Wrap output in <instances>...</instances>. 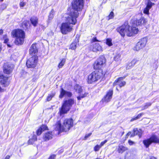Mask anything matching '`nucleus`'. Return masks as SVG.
I'll return each mask as SVG.
<instances>
[{"label": "nucleus", "instance_id": "obj_1", "mask_svg": "<svg viewBox=\"0 0 159 159\" xmlns=\"http://www.w3.org/2000/svg\"><path fill=\"white\" fill-rule=\"evenodd\" d=\"M146 21V20L143 17H141L139 19H136L135 20H132L131 23L133 27H130L128 22H125L117 29V30L122 37H124L125 35L130 37L137 34L139 31V30L135 27V26L142 25Z\"/></svg>", "mask_w": 159, "mask_h": 159}, {"label": "nucleus", "instance_id": "obj_2", "mask_svg": "<svg viewBox=\"0 0 159 159\" xmlns=\"http://www.w3.org/2000/svg\"><path fill=\"white\" fill-rule=\"evenodd\" d=\"M73 125V121L71 119H66L64 120L61 125L59 121L56 125L55 129L60 132H66Z\"/></svg>", "mask_w": 159, "mask_h": 159}, {"label": "nucleus", "instance_id": "obj_3", "mask_svg": "<svg viewBox=\"0 0 159 159\" xmlns=\"http://www.w3.org/2000/svg\"><path fill=\"white\" fill-rule=\"evenodd\" d=\"M13 37L15 38V43L16 45H21L24 42L25 34L24 31L20 29L13 30L11 32Z\"/></svg>", "mask_w": 159, "mask_h": 159}, {"label": "nucleus", "instance_id": "obj_4", "mask_svg": "<svg viewBox=\"0 0 159 159\" xmlns=\"http://www.w3.org/2000/svg\"><path fill=\"white\" fill-rule=\"evenodd\" d=\"M74 103L73 99H70L66 100L61 108L59 109V113L60 116L66 113L70 110V107Z\"/></svg>", "mask_w": 159, "mask_h": 159}, {"label": "nucleus", "instance_id": "obj_5", "mask_svg": "<svg viewBox=\"0 0 159 159\" xmlns=\"http://www.w3.org/2000/svg\"><path fill=\"white\" fill-rule=\"evenodd\" d=\"M78 14L77 11L72 10L69 16L66 17V22L70 25H75L77 22L76 18L78 17Z\"/></svg>", "mask_w": 159, "mask_h": 159}, {"label": "nucleus", "instance_id": "obj_6", "mask_svg": "<svg viewBox=\"0 0 159 159\" xmlns=\"http://www.w3.org/2000/svg\"><path fill=\"white\" fill-rule=\"evenodd\" d=\"M106 59L103 56H101L95 61L93 64L94 69H99L102 68L106 62Z\"/></svg>", "mask_w": 159, "mask_h": 159}, {"label": "nucleus", "instance_id": "obj_7", "mask_svg": "<svg viewBox=\"0 0 159 159\" xmlns=\"http://www.w3.org/2000/svg\"><path fill=\"white\" fill-rule=\"evenodd\" d=\"M152 143L159 144V138L155 135H152L150 137L143 141V143L146 148H148Z\"/></svg>", "mask_w": 159, "mask_h": 159}, {"label": "nucleus", "instance_id": "obj_8", "mask_svg": "<svg viewBox=\"0 0 159 159\" xmlns=\"http://www.w3.org/2000/svg\"><path fill=\"white\" fill-rule=\"evenodd\" d=\"M101 76V74L98 71H95L92 72L88 77V82L89 84L97 81Z\"/></svg>", "mask_w": 159, "mask_h": 159}, {"label": "nucleus", "instance_id": "obj_9", "mask_svg": "<svg viewBox=\"0 0 159 159\" xmlns=\"http://www.w3.org/2000/svg\"><path fill=\"white\" fill-rule=\"evenodd\" d=\"M72 30V26L70 24L66 22L61 24L60 27V30L63 34H66L67 33L71 31Z\"/></svg>", "mask_w": 159, "mask_h": 159}, {"label": "nucleus", "instance_id": "obj_10", "mask_svg": "<svg viewBox=\"0 0 159 159\" xmlns=\"http://www.w3.org/2000/svg\"><path fill=\"white\" fill-rule=\"evenodd\" d=\"M38 59L37 56L34 55L30 58L27 61L26 65L28 68H34L35 67Z\"/></svg>", "mask_w": 159, "mask_h": 159}, {"label": "nucleus", "instance_id": "obj_11", "mask_svg": "<svg viewBox=\"0 0 159 159\" xmlns=\"http://www.w3.org/2000/svg\"><path fill=\"white\" fill-rule=\"evenodd\" d=\"M83 0H74L72 7L75 11H80L82 10L84 6Z\"/></svg>", "mask_w": 159, "mask_h": 159}, {"label": "nucleus", "instance_id": "obj_12", "mask_svg": "<svg viewBox=\"0 0 159 159\" xmlns=\"http://www.w3.org/2000/svg\"><path fill=\"white\" fill-rule=\"evenodd\" d=\"M76 91L80 94L79 96L77 97L78 100H80L81 98H83L87 96L88 93L83 91L82 87L78 84H76L74 87Z\"/></svg>", "mask_w": 159, "mask_h": 159}, {"label": "nucleus", "instance_id": "obj_13", "mask_svg": "<svg viewBox=\"0 0 159 159\" xmlns=\"http://www.w3.org/2000/svg\"><path fill=\"white\" fill-rule=\"evenodd\" d=\"M14 68V65L9 63H5L3 66V70L4 73L9 74L11 73Z\"/></svg>", "mask_w": 159, "mask_h": 159}, {"label": "nucleus", "instance_id": "obj_14", "mask_svg": "<svg viewBox=\"0 0 159 159\" xmlns=\"http://www.w3.org/2000/svg\"><path fill=\"white\" fill-rule=\"evenodd\" d=\"M125 77H120L116 80L113 83V85H118L120 88L124 86L126 84V82L123 80Z\"/></svg>", "mask_w": 159, "mask_h": 159}, {"label": "nucleus", "instance_id": "obj_15", "mask_svg": "<svg viewBox=\"0 0 159 159\" xmlns=\"http://www.w3.org/2000/svg\"><path fill=\"white\" fill-rule=\"evenodd\" d=\"M145 2L147 6L144 9L143 12L144 13L148 15L149 14V10L154 4L150 2V0H146Z\"/></svg>", "mask_w": 159, "mask_h": 159}, {"label": "nucleus", "instance_id": "obj_16", "mask_svg": "<svg viewBox=\"0 0 159 159\" xmlns=\"http://www.w3.org/2000/svg\"><path fill=\"white\" fill-rule=\"evenodd\" d=\"M90 49L94 52L101 51L102 50V48L98 43L92 44L90 47Z\"/></svg>", "mask_w": 159, "mask_h": 159}, {"label": "nucleus", "instance_id": "obj_17", "mask_svg": "<svg viewBox=\"0 0 159 159\" xmlns=\"http://www.w3.org/2000/svg\"><path fill=\"white\" fill-rule=\"evenodd\" d=\"M142 131L141 129L139 130H138L137 128H135L134 129V134H131V133L130 132H129L127 134L126 136H128L129 135H130V137H133L135 135H138L139 138H140L142 135Z\"/></svg>", "mask_w": 159, "mask_h": 159}, {"label": "nucleus", "instance_id": "obj_18", "mask_svg": "<svg viewBox=\"0 0 159 159\" xmlns=\"http://www.w3.org/2000/svg\"><path fill=\"white\" fill-rule=\"evenodd\" d=\"M113 91L112 89H110L107 92L106 96L102 99L103 102H109L112 98Z\"/></svg>", "mask_w": 159, "mask_h": 159}, {"label": "nucleus", "instance_id": "obj_19", "mask_svg": "<svg viewBox=\"0 0 159 159\" xmlns=\"http://www.w3.org/2000/svg\"><path fill=\"white\" fill-rule=\"evenodd\" d=\"M72 96V93L70 92L66 91L65 90L63 89L62 88L61 89L60 94L59 96V97L60 98H62L63 96L66 97H70Z\"/></svg>", "mask_w": 159, "mask_h": 159}, {"label": "nucleus", "instance_id": "obj_20", "mask_svg": "<svg viewBox=\"0 0 159 159\" xmlns=\"http://www.w3.org/2000/svg\"><path fill=\"white\" fill-rule=\"evenodd\" d=\"M38 52V49L37 48L36 44H32L30 48L29 49V52L30 54H34Z\"/></svg>", "mask_w": 159, "mask_h": 159}, {"label": "nucleus", "instance_id": "obj_21", "mask_svg": "<svg viewBox=\"0 0 159 159\" xmlns=\"http://www.w3.org/2000/svg\"><path fill=\"white\" fill-rule=\"evenodd\" d=\"M47 126L45 125H41L38 129L36 131V134L37 135H40L42 132L45 130H48Z\"/></svg>", "mask_w": 159, "mask_h": 159}, {"label": "nucleus", "instance_id": "obj_22", "mask_svg": "<svg viewBox=\"0 0 159 159\" xmlns=\"http://www.w3.org/2000/svg\"><path fill=\"white\" fill-rule=\"evenodd\" d=\"M138 60L136 59H133L130 62H129L126 66L127 69H129L132 67L137 62Z\"/></svg>", "mask_w": 159, "mask_h": 159}, {"label": "nucleus", "instance_id": "obj_23", "mask_svg": "<svg viewBox=\"0 0 159 159\" xmlns=\"http://www.w3.org/2000/svg\"><path fill=\"white\" fill-rule=\"evenodd\" d=\"M52 138V134L51 132H48L44 134L43 139L45 141H47L51 139Z\"/></svg>", "mask_w": 159, "mask_h": 159}, {"label": "nucleus", "instance_id": "obj_24", "mask_svg": "<svg viewBox=\"0 0 159 159\" xmlns=\"http://www.w3.org/2000/svg\"><path fill=\"white\" fill-rule=\"evenodd\" d=\"M0 82L5 87L7 86L9 83V82L7 81V78L4 76L3 78L1 80Z\"/></svg>", "mask_w": 159, "mask_h": 159}, {"label": "nucleus", "instance_id": "obj_25", "mask_svg": "<svg viewBox=\"0 0 159 159\" xmlns=\"http://www.w3.org/2000/svg\"><path fill=\"white\" fill-rule=\"evenodd\" d=\"M30 20L32 24L34 26H36L38 23V19L36 17H32L30 19Z\"/></svg>", "mask_w": 159, "mask_h": 159}, {"label": "nucleus", "instance_id": "obj_26", "mask_svg": "<svg viewBox=\"0 0 159 159\" xmlns=\"http://www.w3.org/2000/svg\"><path fill=\"white\" fill-rule=\"evenodd\" d=\"M127 149L126 147L122 145H120L119 146L118 148V151L119 153H122L124 152L127 150Z\"/></svg>", "mask_w": 159, "mask_h": 159}, {"label": "nucleus", "instance_id": "obj_27", "mask_svg": "<svg viewBox=\"0 0 159 159\" xmlns=\"http://www.w3.org/2000/svg\"><path fill=\"white\" fill-rule=\"evenodd\" d=\"M30 25V22L29 21H24L22 25V26L25 29H27Z\"/></svg>", "mask_w": 159, "mask_h": 159}, {"label": "nucleus", "instance_id": "obj_28", "mask_svg": "<svg viewBox=\"0 0 159 159\" xmlns=\"http://www.w3.org/2000/svg\"><path fill=\"white\" fill-rule=\"evenodd\" d=\"M37 140V137L36 136L34 135L33 136L32 138L30 139L28 141V143L29 144H32L34 142Z\"/></svg>", "mask_w": 159, "mask_h": 159}, {"label": "nucleus", "instance_id": "obj_29", "mask_svg": "<svg viewBox=\"0 0 159 159\" xmlns=\"http://www.w3.org/2000/svg\"><path fill=\"white\" fill-rule=\"evenodd\" d=\"M78 42L79 41L78 40L76 41L73 42L70 45V48L73 50L75 49Z\"/></svg>", "mask_w": 159, "mask_h": 159}, {"label": "nucleus", "instance_id": "obj_30", "mask_svg": "<svg viewBox=\"0 0 159 159\" xmlns=\"http://www.w3.org/2000/svg\"><path fill=\"white\" fill-rule=\"evenodd\" d=\"M147 42V39L146 38H144L141 39V40L139 42L142 46L144 47Z\"/></svg>", "mask_w": 159, "mask_h": 159}, {"label": "nucleus", "instance_id": "obj_31", "mask_svg": "<svg viewBox=\"0 0 159 159\" xmlns=\"http://www.w3.org/2000/svg\"><path fill=\"white\" fill-rule=\"evenodd\" d=\"M120 54L119 53H116V54L114 57V59L115 61H120L121 60Z\"/></svg>", "mask_w": 159, "mask_h": 159}, {"label": "nucleus", "instance_id": "obj_32", "mask_svg": "<svg viewBox=\"0 0 159 159\" xmlns=\"http://www.w3.org/2000/svg\"><path fill=\"white\" fill-rule=\"evenodd\" d=\"M144 47L143 46H142V45L139 43L138 42L136 46L134 47V49L138 51L143 48Z\"/></svg>", "mask_w": 159, "mask_h": 159}, {"label": "nucleus", "instance_id": "obj_33", "mask_svg": "<svg viewBox=\"0 0 159 159\" xmlns=\"http://www.w3.org/2000/svg\"><path fill=\"white\" fill-rule=\"evenodd\" d=\"M152 104V103L150 102H147L142 107V110H144L146 109L148 107L150 106Z\"/></svg>", "mask_w": 159, "mask_h": 159}, {"label": "nucleus", "instance_id": "obj_34", "mask_svg": "<svg viewBox=\"0 0 159 159\" xmlns=\"http://www.w3.org/2000/svg\"><path fill=\"white\" fill-rule=\"evenodd\" d=\"M106 44L109 46H111L113 44L112 43V40L111 39L108 38L106 39Z\"/></svg>", "mask_w": 159, "mask_h": 159}, {"label": "nucleus", "instance_id": "obj_35", "mask_svg": "<svg viewBox=\"0 0 159 159\" xmlns=\"http://www.w3.org/2000/svg\"><path fill=\"white\" fill-rule=\"evenodd\" d=\"M66 62V59H62L61 61V62L59 64L58 67L60 68H61L64 65Z\"/></svg>", "mask_w": 159, "mask_h": 159}, {"label": "nucleus", "instance_id": "obj_36", "mask_svg": "<svg viewBox=\"0 0 159 159\" xmlns=\"http://www.w3.org/2000/svg\"><path fill=\"white\" fill-rule=\"evenodd\" d=\"M54 11L53 9L51 10V11L50 12L49 15L48 16V20H51L54 17Z\"/></svg>", "mask_w": 159, "mask_h": 159}, {"label": "nucleus", "instance_id": "obj_37", "mask_svg": "<svg viewBox=\"0 0 159 159\" xmlns=\"http://www.w3.org/2000/svg\"><path fill=\"white\" fill-rule=\"evenodd\" d=\"M55 93H52L48 95L47 98V101H50L52 98L54 96Z\"/></svg>", "mask_w": 159, "mask_h": 159}, {"label": "nucleus", "instance_id": "obj_38", "mask_svg": "<svg viewBox=\"0 0 159 159\" xmlns=\"http://www.w3.org/2000/svg\"><path fill=\"white\" fill-rule=\"evenodd\" d=\"M101 148V146L99 145H97L94 147V150L95 152L98 151Z\"/></svg>", "mask_w": 159, "mask_h": 159}, {"label": "nucleus", "instance_id": "obj_39", "mask_svg": "<svg viewBox=\"0 0 159 159\" xmlns=\"http://www.w3.org/2000/svg\"><path fill=\"white\" fill-rule=\"evenodd\" d=\"M114 15L113 11H111L110 15L108 16V20H109L110 19H112L114 17Z\"/></svg>", "mask_w": 159, "mask_h": 159}, {"label": "nucleus", "instance_id": "obj_40", "mask_svg": "<svg viewBox=\"0 0 159 159\" xmlns=\"http://www.w3.org/2000/svg\"><path fill=\"white\" fill-rule=\"evenodd\" d=\"M7 7V5L6 4H3L1 5L0 9L1 10H3L6 8Z\"/></svg>", "mask_w": 159, "mask_h": 159}, {"label": "nucleus", "instance_id": "obj_41", "mask_svg": "<svg viewBox=\"0 0 159 159\" xmlns=\"http://www.w3.org/2000/svg\"><path fill=\"white\" fill-rule=\"evenodd\" d=\"M26 3L23 1H21L20 3V7H23L26 5Z\"/></svg>", "mask_w": 159, "mask_h": 159}, {"label": "nucleus", "instance_id": "obj_42", "mask_svg": "<svg viewBox=\"0 0 159 159\" xmlns=\"http://www.w3.org/2000/svg\"><path fill=\"white\" fill-rule=\"evenodd\" d=\"M3 39H4V43H7L9 41V39L7 38V35H4L3 37Z\"/></svg>", "mask_w": 159, "mask_h": 159}, {"label": "nucleus", "instance_id": "obj_43", "mask_svg": "<svg viewBox=\"0 0 159 159\" xmlns=\"http://www.w3.org/2000/svg\"><path fill=\"white\" fill-rule=\"evenodd\" d=\"M95 42H99V41L97 39L96 37L93 38L91 40V42L92 43Z\"/></svg>", "mask_w": 159, "mask_h": 159}, {"label": "nucleus", "instance_id": "obj_44", "mask_svg": "<svg viewBox=\"0 0 159 159\" xmlns=\"http://www.w3.org/2000/svg\"><path fill=\"white\" fill-rule=\"evenodd\" d=\"M107 142V140H105L104 141L102 142L101 143L100 145H99L101 146V147L105 143H106Z\"/></svg>", "mask_w": 159, "mask_h": 159}, {"label": "nucleus", "instance_id": "obj_45", "mask_svg": "<svg viewBox=\"0 0 159 159\" xmlns=\"http://www.w3.org/2000/svg\"><path fill=\"white\" fill-rule=\"evenodd\" d=\"M128 143L131 146L135 144V143L131 140H129L128 141Z\"/></svg>", "mask_w": 159, "mask_h": 159}, {"label": "nucleus", "instance_id": "obj_46", "mask_svg": "<svg viewBox=\"0 0 159 159\" xmlns=\"http://www.w3.org/2000/svg\"><path fill=\"white\" fill-rule=\"evenodd\" d=\"M55 157L56 155H52L49 157L48 159H55Z\"/></svg>", "mask_w": 159, "mask_h": 159}, {"label": "nucleus", "instance_id": "obj_47", "mask_svg": "<svg viewBox=\"0 0 159 159\" xmlns=\"http://www.w3.org/2000/svg\"><path fill=\"white\" fill-rule=\"evenodd\" d=\"M91 134H92L91 133H90L88 134H86L85 135V138H85L84 139L85 140V139H86L89 138L91 135Z\"/></svg>", "mask_w": 159, "mask_h": 159}, {"label": "nucleus", "instance_id": "obj_48", "mask_svg": "<svg viewBox=\"0 0 159 159\" xmlns=\"http://www.w3.org/2000/svg\"><path fill=\"white\" fill-rule=\"evenodd\" d=\"M143 115V113H141L138 115L136 116L137 117V118L139 119L140 118V117L142 116Z\"/></svg>", "mask_w": 159, "mask_h": 159}, {"label": "nucleus", "instance_id": "obj_49", "mask_svg": "<svg viewBox=\"0 0 159 159\" xmlns=\"http://www.w3.org/2000/svg\"><path fill=\"white\" fill-rule=\"evenodd\" d=\"M137 118V117L136 116V117H134L133 118H132V119H131V120H130V121H133L134 120H135L138 119V118Z\"/></svg>", "mask_w": 159, "mask_h": 159}, {"label": "nucleus", "instance_id": "obj_50", "mask_svg": "<svg viewBox=\"0 0 159 159\" xmlns=\"http://www.w3.org/2000/svg\"><path fill=\"white\" fill-rule=\"evenodd\" d=\"M3 32V30L2 29H0V35H2Z\"/></svg>", "mask_w": 159, "mask_h": 159}, {"label": "nucleus", "instance_id": "obj_51", "mask_svg": "<svg viewBox=\"0 0 159 159\" xmlns=\"http://www.w3.org/2000/svg\"><path fill=\"white\" fill-rule=\"evenodd\" d=\"M149 159H157L156 158L153 156H152L150 157Z\"/></svg>", "mask_w": 159, "mask_h": 159}, {"label": "nucleus", "instance_id": "obj_52", "mask_svg": "<svg viewBox=\"0 0 159 159\" xmlns=\"http://www.w3.org/2000/svg\"><path fill=\"white\" fill-rule=\"evenodd\" d=\"M10 158V156L8 155H7L6 156L5 158L4 159H9Z\"/></svg>", "mask_w": 159, "mask_h": 159}, {"label": "nucleus", "instance_id": "obj_53", "mask_svg": "<svg viewBox=\"0 0 159 159\" xmlns=\"http://www.w3.org/2000/svg\"><path fill=\"white\" fill-rule=\"evenodd\" d=\"M2 44L1 43H0V52H1V50H2Z\"/></svg>", "mask_w": 159, "mask_h": 159}, {"label": "nucleus", "instance_id": "obj_54", "mask_svg": "<svg viewBox=\"0 0 159 159\" xmlns=\"http://www.w3.org/2000/svg\"><path fill=\"white\" fill-rule=\"evenodd\" d=\"M96 159H102L101 158H97Z\"/></svg>", "mask_w": 159, "mask_h": 159}, {"label": "nucleus", "instance_id": "obj_55", "mask_svg": "<svg viewBox=\"0 0 159 159\" xmlns=\"http://www.w3.org/2000/svg\"><path fill=\"white\" fill-rule=\"evenodd\" d=\"M7 46L9 47H11V46L9 45V44H7Z\"/></svg>", "mask_w": 159, "mask_h": 159}, {"label": "nucleus", "instance_id": "obj_56", "mask_svg": "<svg viewBox=\"0 0 159 159\" xmlns=\"http://www.w3.org/2000/svg\"><path fill=\"white\" fill-rule=\"evenodd\" d=\"M152 1H157V0H151Z\"/></svg>", "mask_w": 159, "mask_h": 159}, {"label": "nucleus", "instance_id": "obj_57", "mask_svg": "<svg viewBox=\"0 0 159 159\" xmlns=\"http://www.w3.org/2000/svg\"><path fill=\"white\" fill-rule=\"evenodd\" d=\"M116 89L118 91V89H117V88H116Z\"/></svg>", "mask_w": 159, "mask_h": 159}, {"label": "nucleus", "instance_id": "obj_58", "mask_svg": "<svg viewBox=\"0 0 159 159\" xmlns=\"http://www.w3.org/2000/svg\"><path fill=\"white\" fill-rule=\"evenodd\" d=\"M3 0H0V1H2Z\"/></svg>", "mask_w": 159, "mask_h": 159}]
</instances>
